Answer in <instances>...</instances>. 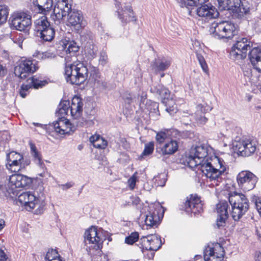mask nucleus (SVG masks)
I'll return each mask as SVG.
<instances>
[{
  "mask_svg": "<svg viewBox=\"0 0 261 261\" xmlns=\"http://www.w3.org/2000/svg\"><path fill=\"white\" fill-rule=\"evenodd\" d=\"M32 179L21 174H14L9 176L8 189L7 190L10 196L17 195V188H25L32 183Z\"/></svg>",
  "mask_w": 261,
  "mask_h": 261,
  "instance_id": "423d86ee",
  "label": "nucleus"
},
{
  "mask_svg": "<svg viewBox=\"0 0 261 261\" xmlns=\"http://www.w3.org/2000/svg\"><path fill=\"white\" fill-rule=\"evenodd\" d=\"M29 82L31 84L32 87L35 89H38L44 86L46 82L45 81H40L34 77L29 79Z\"/></svg>",
  "mask_w": 261,
  "mask_h": 261,
  "instance_id": "de8ad7c7",
  "label": "nucleus"
},
{
  "mask_svg": "<svg viewBox=\"0 0 261 261\" xmlns=\"http://www.w3.org/2000/svg\"><path fill=\"white\" fill-rule=\"evenodd\" d=\"M37 68L35 61L31 60H22L19 64L15 67L14 73L16 76L23 79L35 72Z\"/></svg>",
  "mask_w": 261,
  "mask_h": 261,
  "instance_id": "4468645a",
  "label": "nucleus"
},
{
  "mask_svg": "<svg viewBox=\"0 0 261 261\" xmlns=\"http://www.w3.org/2000/svg\"><path fill=\"white\" fill-rule=\"evenodd\" d=\"M257 181L256 176L248 171H242L237 176L238 185L244 191L252 190L255 187Z\"/></svg>",
  "mask_w": 261,
  "mask_h": 261,
  "instance_id": "f8f14e48",
  "label": "nucleus"
},
{
  "mask_svg": "<svg viewBox=\"0 0 261 261\" xmlns=\"http://www.w3.org/2000/svg\"><path fill=\"white\" fill-rule=\"evenodd\" d=\"M8 15V7L5 5H0V25L6 22Z\"/></svg>",
  "mask_w": 261,
  "mask_h": 261,
  "instance_id": "79ce46f5",
  "label": "nucleus"
},
{
  "mask_svg": "<svg viewBox=\"0 0 261 261\" xmlns=\"http://www.w3.org/2000/svg\"><path fill=\"white\" fill-rule=\"evenodd\" d=\"M142 250L156 251L161 248V238L156 234H149L140 239Z\"/></svg>",
  "mask_w": 261,
  "mask_h": 261,
  "instance_id": "dca6fc26",
  "label": "nucleus"
},
{
  "mask_svg": "<svg viewBox=\"0 0 261 261\" xmlns=\"http://www.w3.org/2000/svg\"><path fill=\"white\" fill-rule=\"evenodd\" d=\"M55 34V29L53 28H48L45 31L41 32L37 34L42 40L44 41H51L54 38Z\"/></svg>",
  "mask_w": 261,
  "mask_h": 261,
  "instance_id": "473e14b6",
  "label": "nucleus"
},
{
  "mask_svg": "<svg viewBox=\"0 0 261 261\" xmlns=\"http://www.w3.org/2000/svg\"><path fill=\"white\" fill-rule=\"evenodd\" d=\"M31 24V16L24 12H14L9 19L10 27L19 31H24Z\"/></svg>",
  "mask_w": 261,
  "mask_h": 261,
  "instance_id": "0eeeda50",
  "label": "nucleus"
},
{
  "mask_svg": "<svg viewBox=\"0 0 261 261\" xmlns=\"http://www.w3.org/2000/svg\"><path fill=\"white\" fill-rule=\"evenodd\" d=\"M137 173H135L128 180L127 183L129 188L130 190H133L135 188L136 183L138 181V177L137 176Z\"/></svg>",
  "mask_w": 261,
  "mask_h": 261,
  "instance_id": "603ef678",
  "label": "nucleus"
},
{
  "mask_svg": "<svg viewBox=\"0 0 261 261\" xmlns=\"http://www.w3.org/2000/svg\"><path fill=\"white\" fill-rule=\"evenodd\" d=\"M85 54L90 59H92L96 57L98 48L93 43L86 45L85 46Z\"/></svg>",
  "mask_w": 261,
  "mask_h": 261,
  "instance_id": "ea45409f",
  "label": "nucleus"
},
{
  "mask_svg": "<svg viewBox=\"0 0 261 261\" xmlns=\"http://www.w3.org/2000/svg\"><path fill=\"white\" fill-rule=\"evenodd\" d=\"M182 4L185 7H194L198 5H203L208 0H181Z\"/></svg>",
  "mask_w": 261,
  "mask_h": 261,
  "instance_id": "37998d69",
  "label": "nucleus"
},
{
  "mask_svg": "<svg viewBox=\"0 0 261 261\" xmlns=\"http://www.w3.org/2000/svg\"><path fill=\"white\" fill-rule=\"evenodd\" d=\"M67 25L72 27L75 30L79 31L82 28L83 16L81 12L73 9L68 13Z\"/></svg>",
  "mask_w": 261,
  "mask_h": 261,
  "instance_id": "4be33fe9",
  "label": "nucleus"
},
{
  "mask_svg": "<svg viewBox=\"0 0 261 261\" xmlns=\"http://www.w3.org/2000/svg\"><path fill=\"white\" fill-rule=\"evenodd\" d=\"M88 69L82 62L76 61L71 64H66L65 74L66 81L71 84L84 83L88 77Z\"/></svg>",
  "mask_w": 261,
  "mask_h": 261,
  "instance_id": "f03ea898",
  "label": "nucleus"
},
{
  "mask_svg": "<svg viewBox=\"0 0 261 261\" xmlns=\"http://www.w3.org/2000/svg\"><path fill=\"white\" fill-rule=\"evenodd\" d=\"M221 10H231L240 18L249 12L250 6L247 0H217Z\"/></svg>",
  "mask_w": 261,
  "mask_h": 261,
  "instance_id": "39448f33",
  "label": "nucleus"
},
{
  "mask_svg": "<svg viewBox=\"0 0 261 261\" xmlns=\"http://www.w3.org/2000/svg\"><path fill=\"white\" fill-rule=\"evenodd\" d=\"M254 257L255 261H261V253L260 252H255Z\"/></svg>",
  "mask_w": 261,
  "mask_h": 261,
  "instance_id": "052dcab7",
  "label": "nucleus"
},
{
  "mask_svg": "<svg viewBox=\"0 0 261 261\" xmlns=\"http://www.w3.org/2000/svg\"><path fill=\"white\" fill-rule=\"evenodd\" d=\"M255 49L257 50V52H258V54H257L258 57L257 59H261V48H258V47H254L251 50H255Z\"/></svg>",
  "mask_w": 261,
  "mask_h": 261,
  "instance_id": "0e129e2a",
  "label": "nucleus"
},
{
  "mask_svg": "<svg viewBox=\"0 0 261 261\" xmlns=\"http://www.w3.org/2000/svg\"><path fill=\"white\" fill-rule=\"evenodd\" d=\"M237 32L234 24L230 21L214 22L210 28L211 34L218 39H231Z\"/></svg>",
  "mask_w": 261,
  "mask_h": 261,
  "instance_id": "20e7f679",
  "label": "nucleus"
},
{
  "mask_svg": "<svg viewBox=\"0 0 261 261\" xmlns=\"http://www.w3.org/2000/svg\"><path fill=\"white\" fill-rule=\"evenodd\" d=\"M237 150L242 156H249L253 153L256 149V143L250 139H246L237 142L234 145Z\"/></svg>",
  "mask_w": 261,
  "mask_h": 261,
  "instance_id": "a211bd4d",
  "label": "nucleus"
},
{
  "mask_svg": "<svg viewBox=\"0 0 261 261\" xmlns=\"http://www.w3.org/2000/svg\"><path fill=\"white\" fill-rule=\"evenodd\" d=\"M162 102L166 107V111L170 115H172L176 113L177 111V106L173 98L170 97L168 99L167 98L166 100H162Z\"/></svg>",
  "mask_w": 261,
  "mask_h": 261,
  "instance_id": "72a5a7b5",
  "label": "nucleus"
},
{
  "mask_svg": "<svg viewBox=\"0 0 261 261\" xmlns=\"http://www.w3.org/2000/svg\"><path fill=\"white\" fill-rule=\"evenodd\" d=\"M255 205L256 209L261 217V200L259 198L256 199Z\"/></svg>",
  "mask_w": 261,
  "mask_h": 261,
  "instance_id": "6e6d98bb",
  "label": "nucleus"
},
{
  "mask_svg": "<svg viewBox=\"0 0 261 261\" xmlns=\"http://www.w3.org/2000/svg\"><path fill=\"white\" fill-rule=\"evenodd\" d=\"M228 199L231 205H234L240 209H244V208L246 207L247 212L248 210L249 201L244 194L237 193H231Z\"/></svg>",
  "mask_w": 261,
  "mask_h": 261,
  "instance_id": "5701e85b",
  "label": "nucleus"
},
{
  "mask_svg": "<svg viewBox=\"0 0 261 261\" xmlns=\"http://www.w3.org/2000/svg\"><path fill=\"white\" fill-rule=\"evenodd\" d=\"M240 209L234 205H231V216L234 221H238L247 212L246 207Z\"/></svg>",
  "mask_w": 261,
  "mask_h": 261,
  "instance_id": "58836bf2",
  "label": "nucleus"
},
{
  "mask_svg": "<svg viewBox=\"0 0 261 261\" xmlns=\"http://www.w3.org/2000/svg\"><path fill=\"white\" fill-rule=\"evenodd\" d=\"M184 164L200 170L211 181H219L226 169L224 161L214 154L213 148L207 143L192 147L185 156Z\"/></svg>",
  "mask_w": 261,
  "mask_h": 261,
  "instance_id": "f257e3e1",
  "label": "nucleus"
},
{
  "mask_svg": "<svg viewBox=\"0 0 261 261\" xmlns=\"http://www.w3.org/2000/svg\"><path fill=\"white\" fill-rule=\"evenodd\" d=\"M243 70L244 72V74L245 76H247L248 77H249L250 75L251 74V70H246L245 68L243 67Z\"/></svg>",
  "mask_w": 261,
  "mask_h": 261,
  "instance_id": "680f3d73",
  "label": "nucleus"
},
{
  "mask_svg": "<svg viewBox=\"0 0 261 261\" xmlns=\"http://www.w3.org/2000/svg\"><path fill=\"white\" fill-rule=\"evenodd\" d=\"M224 250L219 243L208 245L204 252L205 261H222L224 256Z\"/></svg>",
  "mask_w": 261,
  "mask_h": 261,
  "instance_id": "ddd939ff",
  "label": "nucleus"
},
{
  "mask_svg": "<svg viewBox=\"0 0 261 261\" xmlns=\"http://www.w3.org/2000/svg\"><path fill=\"white\" fill-rule=\"evenodd\" d=\"M8 257L4 251L0 249V261H6Z\"/></svg>",
  "mask_w": 261,
  "mask_h": 261,
  "instance_id": "bf43d9fd",
  "label": "nucleus"
},
{
  "mask_svg": "<svg viewBox=\"0 0 261 261\" xmlns=\"http://www.w3.org/2000/svg\"><path fill=\"white\" fill-rule=\"evenodd\" d=\"M256 234L258 236V238H261V233L259 232L258 230H256Z\"/></svg>",
  "mask_w": 261,
  "mask_h": 261,
  "instance_id": "774afa93",
  "label": "nucleus"
},
{
  "mask_svg": "<svg viewBox=\"0 0 261 261\" xmlns=\"http://www.w3.org/2000/svg\"><path fill=\"white\" fill-rule=\"evenodd\" d=\"M85 241L87 244H91V247L97 250L102 247V244L105 240L102 231L95 226H92L85 232Z\"/></svg>",
  "mask_w": 261,
  "mask_h": 261,
  "instance_id": "9d476101",
  "label": "nucleus"
},
{
  "mask_svg": "<svg viewBox=\"0 0 261 261\" xmlns=\"http://www.w3.org/2000/svg\"><path fill=\"white\" fill-rule=\"evenodd\" d=\"M18 201L23 205L27 211H32L36 208V213H43L45 205L44 199L41 196H37L34 192L27 191L20 194L18 197Z\"/></svg>",
  "mask_w": 261,
  "mask_h": 261,
  "instance_id": "7ed1b4c3",
  "label": "nucleus"
},
{
  "mask_svg": "<svg viewBox=\"0 0 261 261\" xmlns=\"http://www.w3.org/2000/svg\"><path fill=\"white\" fill-rule=\"evenodd\" d=\"M93 36L92 33L87 30H84L81 32L80 35V39L81 42L86 45L93 43Z\"/></svg>",
  "mask_w": 261,
  "mask_h": 261,
  "instance_id": "a19ab883",
  "label": "nucleus"
},
{
  "mask_svg": "<svg viewBox=\"0 0 261 261\" xmlns=\"http://www.w3.org/2000/svg\"><path fill=\"white\" fill-rule=\"evenodd\" d=\"M197 15L204 20H209L217 18L219 13L217 9L211 4H205L196 9Z\"/></svg>",
  "mask_w": 261,
  "mask_h": 261,
  "instance_id": "6ab92c4d",
  "label": "nucleus"
},
{
  "mask_svg": "<svg viewBox=\"0 0 261 261\" xmlns=\"http://www.w3.org/2000/svg\"><path fill=\"white\" fill-rule=\"evenodd\" d=\"M7 72L6 68L0 64V76H4Z\"/></svg>",
  "mask_w": 261,
  "mask_h": 261,
  "instance_id": "13d9d810",
  "label": "nucleus"
},
{
  "mask_svg": "<svg viewBox=\"0 0 261 261\" xmlns=\"http://www.w3.org/2000/svg\"><path fill=\"white\" fill-rule=\"evenodd\" d=\"M154 149V143L153 142H150L145 145L144 149L141 155V157L142 158L144 155H148L151 154Z\"/></svg>",
  "mask_w": 261,
  "mask_h": 261,
  "instance_id": "8fccbe9b",
  "label": "nucleus"
},
{
  "mask_svg": "<svg viewBox=\"0 0 261 261\" xmlns=\"http://www.w3.org/2000/svg\"><path fill=\"white\" fill-rule=\"evenodd\" d=\"M205 109H203L202 105H198L197 107V111L195 113V119L197 123L200 124H204L207 121L206 118L204 116Z\"/></svg>",
  "mask_w": 261,
  "mask_h": 261,
  "instance_id": "f704fd0d",
  "label": "nucleus"
},
{
  "mask_svg": "<svg viewBox=\"0 0 261 261\" xmlns=\"http://www.w3.org/2000/svg\"><path fill=\"white\" fill-rule=\"evenodd\" d=\"M163 155H171L175 153L178 148V142L173 139H170L163 145L159 146Z\"/></svg>",
  "mask_w": 261,
  "mask_h": 261,
  "instance_id": "bb28decb",
  "label": "nucleus"
},
{
  "mask_svg": "<svg viewBox=\"0 0 261 261\" xmlns=\"http://www.w3.org/2000/svg\"><path fill=\"white\" fill-rule=\"evenodd\" d=\"M40 55L41 56V58H44V59L48 58L51 57V54L49 53H48V52H45L44 53H42V54H40Z\"/></svg>",
  "mask_w": 261,
  "mask_h": 261,
  "instance_id": "e2e57ef3",
  "label": "nucleus"
},
{
  "mask_svg": "<svg viewBox=\"0 0 261 261\" xmlns=\"http://www.w3.org/2000/svg\"><path fill=\"white\" fill-rule=\"evenodd\" d=\"M30 145L31 148V153L33 157L34 161L40 167V168L43 169L44 168V164L42 161L41 154L39 152H38L35 144L32 143H30Z\"/></svg>",
  "mask_w": 261,
  "mask_h": 261,
  "instance_id": "2f4dec72",
  "label": "nucleus"
},
{
  "mask_svg": "<svg viewBox=\"0 0 261 261\" xmlns=\"http://www.w3.org/2000/svg\"><path fill=\"white\" fill-rule=\"evenodd\" d=\"M70 0H59L55 6L52 19L57 25L60 24L68 13L71 10Z\"/></svg>",
  "mask_w": 261,
  "mask_h": 261,
  "instance_id": "9b49d317",
  "label": "nucleus"
},
{
  "mask_svg": "<svg viewBox=\"0 0 261 261\" xmlns=\"http://www.w3.org/2000/svg\"><path fill=\"white\" fill-rule=\"evenodd\" d=\"M139 239V234L137 232H133L130 234V236L125 238V243L129 244L132 245L136 242L138 241Z\"/></svg>",
  "mask_w": 261,
  "mask_h": 261,
  "instance_id": "3c124183",
  "label": "nucleus"
},
{
  "mask_svg": "<svg viewBox=\"0 0 261 261\" xmlns=\"http://www.w3.org/2000/svg\"><path fill=\"white\" fill-rule=\"evenodd\" d=\"M89 81L94 84L96 87L105 89L107 87V83L101 77L99 70L92 67L90 71Z\"/></svg>",
  "mask_w": 261,
  "mask_h": 261,
  "instance_id": "393cba45",
  "label": "nucleus"
},
{
  "mask_svg": "<svg viewBox=\"0 0 261 261\" xmlns=\"http://www.w3.org/2000/svg\"><path fill=\"white\" fill-rule=\"evenodd\" d=\"M145 217V223L147 226L153 227L156 224L158 218L156 215L149 213Z\"/></svg>",
  "mask_w": 261,
  "mask_h": 261,
  "instance_id": "a18cd8bd",
  "label": "nucleus"
},
{
  "mask_svg": "<svg viewBox=\"0 0 261 261\" xmlns=\"http://www.w3.org/2000/svg\"><path fill=\"white\" fill-rule=\"evenodd\" d=\"M196 57L203 71L208 74V67L203 57L200 54L196 53Z\"/></svg>",
  "mask_w": 261,
  "mask_h": 261,
  "instance_id": "49530a36",
  "label": "nucleus"
},
{
  "mask_svg": "<svg viewBox=\"0 0 261 261\" xmlns=\"http://www.w3.org/2000/svg\"><path fill=\"white\" fill-rule=\"evenodd\" d=\"M90 142L96 148L104 149L108 145L107 141L99 135L95 134L90 137Z\"/></svg>",
  "mask_w": 261,
  "mask_h": 261,
  "instance_id": "c85d7f7f",
  "label": "nucleus"
},
{
  "mask_svg": "<svg viewBox=\"0 0 261 261\" xmlns=\"http://www.w3.org/2000/svg\"><path fill=\"white\" fill-rule=\"evenodd\" d=\"M48 28H51L49 22L47 21V18L43 16L35 21V31L37 34L41 32H44Z\"/></svg>",
  "mask_w": 261,
  "mask_h": 261,
  "instance_id": "cd10ccee",
  "label": "nucleus"
},
{
  "mask_svg": "<svg viewBox=\"0 0 261 261\" xmlns=\"http://www.w3.org/2000/svg\"><path fill=\"white\" fill-rule=\"evenodd\" d=\"M73 184L71 182L66 183L65 184L60 185L59 186L63 190H66L72 187Z\"/></svg>",
  "mask_w": 261,
  "mask_h": 261,
  "instance_id": "4d7b16f0",
  "label": "nucleus"
},
{
  "mask_svg": "<svg viewBox=\"0 0 261 261\" xmlns=\"http://www.w3.org/2000/svg\"><path fill=\"white\" fill-rule=\"evenodd\" d=\"M52 126L55 130L61 135L70 134L76 129L75 125L64 117L58 118L57 120L53 123Z\"/></svg>",
  "mask_w": 261,
  "mask_h": 261,
  "instance_id": "2eb2a0df",
  "label": "nucleus"
},
{
  "mask_svg": "<svg viewBox=\"0 0 261 261\" xmlns=\"http://www.w3.org/2000/svg\"><path fill=\"white\" fill-rule=\"evenodd\" d=\"M252 46V43L246 38H242L237 41L230 51V58L234 60H242L245 59L247 51Z\"/></svg>",
  "mask_w": 261,
  "mask_h": 261,
  "instance_id": "6e6552de",
  "label": "nucleus"
},
{
  "mask_svg": "<svg viewBox=\"0 0 261 261\" xmlns=\"http://www.w3.org/2000/svg\"><path fill=\"white\" fill-rule=\"evenodd\" d=\"M179 132L174 129L166 130L158 132L155 136V139L158 144V146L163 145L166 141L173 137H176V135Z\"/></svg>",
  "mask_w": 261,
  "mask_h": 261,
  "instance_id": "a878e982",
  "label": "nucleus"
},
{
  "mask_svg": "<svg viewBox=\"0 0 261 261\" xmlns=\"http://www.w3.org/2000/svg\"><path fill=\"white\" fill-rule=\"evenodd\" d=\"M187 213H193L194 215L200 213L203 211V204L200 198L197 195H191L182 206Z\"/></svg>",
  "mask_w": 261,
  "mask_h": 261,
  "instance_id": "f3484780",
  "label": "nucleus"
},
{
  "mask_svg": "<svg viewBox=\"0 0 261 261\" xmlns=\"http://www.w3.org/2000/svg\"><path fill=\"white\" fill-rule=\"evenodd\" d=\"M151 91L156 92L162 98V100H166L167 98H170V93L168 89L162 85H158V86L154 89L151 88Z\"/></svg>",
  "mask_w": 261,
  "mask_h": 261,
  "instance_id": "4c0bfd02",
  "label": "nucleus"
},
{
  "mask_svg": "<svg viewBox=\"0 0 261 261\" xmlns=\"http://www.w3.org/2000/svg\"><path fill=\"white\" fill-rule=\"evenodd\" d=\"M64 49L67 54L75 53L79 49V46L73 40H66L64 43Z\"/></svg>",
  "mask_w": 261,
  "mask_h": 261,
  "instance_id": "c9c22d12",
  "label": "nucleus"
},
{
  "mask_svg": "<svg viewBox=\"0 0 261 261\" xmlns=\"http://www.w3.org/2000/svg\"><path fill=\"white\" fill-rule=\"evenodd\" d=\"M42 169L43 170L42 172L38 173V175L41 177L44 178V180H46L48 178V177H50L51 174L47 171V169L45 166L44 168Z\"/></svg>",
  "mask_w": 261,
  "mask_h": 261,
  "instance_id": "5fc2aeb1",
  "label": "nucleus"
},
{
  "mask_svg": "<svg viewBox=\"0 0 261 261\" xmlns=\"http://www.w3.org/2000/svg\"><path fill=\"white\" fill-rule=\"evenodd\" d=\"M45 258V261H54L56 259H60L61 257L56 250L51 249L47 252Z\"/></svg>",
  "mask_w": 261,
  "mask_h": 261,
  "instance_id": "c03bdc74",
  "label": "nucleus"
},
{
  "mask_svg": "<svg viewBox=\"0 0 261 261\" xmlns=\"http://www.w3.org/2000/svg\"><path fill=\"white\" fill-rule=\"evenodd\" d=\"M69 108V102L68 101H63L61 102L58 107V111L56 115L59 118L64 117L67 115Z\"/></svg>",
  "mask_w": 261,
  "mask_h": 261,
  "instance_id": "e433bc0d",
  "label": "nucleus"
},
{
  "mask_svg": "<svg viewBox=\"0 0 261 261\" xmlns=\"http://www.w3.org/2000/svg\"><path fill=\"white\" fill-rule=\"evenodd\" d=\"M7 169L13 172L23 170L29 163L24 161L22 154L16 151H11L6 155Z\"/></svg>",
  "mask_w": 261,
  "mask_h": 261,
  "instance_id": "1a4fd4ad",
  "label": "nucleus"
},
{
  "mask_svg": "<svg viewBox=\"0 0 261 261\" xmlns=\"http://www.w3.org/2000/svg\"><path fill=\"white\" fill-rule=\"evenodd\" d=\"M108 56L105 51H101L100 54L99 59V63L102 65H105L108 62Z\"/></svg>",
  "mask_w": 261,
  "mask_h": 261,
  "instance_id": "864d4df0",
  "label": "nucleus"
},
{
  "mask_svg": "<svg viewBox=\"0 0 261 261\" xmlns=\"http://www.w3.org/2000/svg\"><path fill=\"white\" fill-rule=\"evenodd\" d=\"M34 5H36L39 10L42 14H46L47 12L50 11L52 6V0H35L34 2Z\"/></svg>",
  "mask_w": 261,
  "mask_h": 261,
  "instance_id": "7c9ffc66",
  "label": "nucleus"
},
{
  "mask_svg": "<svg viewBox=\"0 0 261 261\" xmlns=\"http://www.w3.org/2000/svg\"><path fill=\"white\" fill-rule=\"evenodd\" d=\"M139 202V198L137 197L135 198V200L133 201V203L135 204H137Z\"/></svg>",
  "mask_w": 261,
  "mask_h": 261,
  "instance_id": "338daca9",
  "label": "nucleus"
},
{
  "mask_svg": "<svg viewBox=\"0 0 261 261\" xmlns=\"http://www.w3.org/2000/svg\"><path fill=\"white\" fill-rule=\"evenodd\" d=\"M115 5L117 9L118 17L122 22L135 20L134 19L135 16L130 6L128 5L122 8V4L117 0L115 1Z\"/></svg>",
  "mask_w": 261,
  "mask_h": 261,
  "instance_id": "aec40b11",
  "label": "nucleus"
},
{
  "mask_svg": "<svg viewBox=\"0 0 261 261\" xmlns=\"http://www.w3.org/2000/svg\"><path fill=\"white\" fill-rule=\"evenodd\" d=\"M170 65V59L164 58L155 60L151 66L152 69L157 72L166 70Z\"/></svg>",
  "mask_w": 261,
  "mask_h": 261,
  "instance_id": "c756f323",
  "label": "nucleus"
},
{
  "mask_svg": "<svg viewBox=\"0 0 261 261\" xmlns=\"http://www.w3.org/2000/svg\"><path fill=\"white\" fill-rule=\"evenodd\" d=\"M5 226V221L2 219H0V230H2Z\"/></svg>",
  "mask_w": 261,
  "mask_h": 261,
  "instance_id": "69168bd1",
  "label": "nucleus"
},
{
  "mask_svg": "<svg viewBox=\"0 0 261 261\" xmlns=\"http://www.w3.org/2000/svg\"><path fill=\"white\" fill-rule=\"evenodd\" d=\"M228 204L226 201L220 202L217 205L218 217L216 225L218 228H222L226 225V221L228 218Z\"/></svg>",
  "mask_w": 261,
  "mask_h": 261,
  "instance_id": "412c9836",
  "label": "nucleus"
},
{
  "mask_svg": "<svg viewBox=\"0 0 261 261\" xmlns=\"http://www.w3.org/2000/svg\"><path fill=\"white\" fill-rule=\"evenodd\" d=\"M83 102L82 99L77 96L73 97L71 104L69 105L70 113L71 117L74 119L80 118L83 112Z\"/></svg>",
  "mask_w": 261,
  "mask_h": 261,
  "instance_id": "b1692460",
  "label": "nucleus"
},
{
  "mask_svg": "<svg viewBox=\"0 0 261 261\" xmlns=\"http://www.w3.org/2000/svg\"><path fill=\"white\" fill-rule=\"evenodd\" d=\"M32 87H32L31 84H30L29 82V79H28L27 81V84H23L21 86V88H20V91H19L20 96L24 98L28 94V93L29 92H28L29 90Z\"/></svg>",
  "mask_w": 261,
  "mask_h": 261,
  "instance_id": "09e8293b",
  "label": "nucleus"
}]
</instances>
